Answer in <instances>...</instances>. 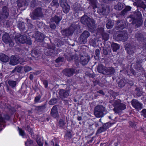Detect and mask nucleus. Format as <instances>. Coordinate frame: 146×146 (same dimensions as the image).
I'll use <instances>...</instances> for the list:
<instances>
[{
	"label": "nucleus",
	"instance_id": "f257e3e1",
	"mask_svg": "<svg viewBox=\"0 0 146 146\" xmlns=\"http://www.w3.org/2000/svg\"><path fill=\"white\" fill-rule=\"evenodd\" d=\"M98 70L99 73L107 75L112 74L115 72L113 68H106L102 65H100L98 66Z\"/></svg>",
	"mask_w": 146,
	"mask_h": 146
},
{
	"label": "nucleus",
	"instance_id": "f03ea898",
	"mask_svg": "<svg viewBox=\"0 0 146 146\" xmlns=\"http://www.w3.org/2000/svg\"><path fill=\"white\" fill-rule=\"evenodd\" d=\"M133 16L135 19L133 21L135 22L137 27L140 26L143 23L142 20V15L141 12L139 11H136L134 13Z\"/></svg>",
	"mask_w": 146,
	"mask_h": 146
},
{
	"label": "nucleus",
	"instance_id": "7ed1b4c3",
	"mask_svg": "<svg viewBox=\"0 0 146 146\" xmlns=\"http://www.w3.org/2000/svg\"><path fill=\"white\" fill-rule=\"evenodd\" d=\"M81 21L82 23L84 25H86L89 28L92 27L94 25V20L86 15H84L81 18Z\"/></svg>",
	"mask_w": 146,
	"mask_h": 146
},
{
	"label": "nucleus",
	"instance_id": "20e7f679",
	"mask_svg": "<svg viewBox=\"0 0 146 146\" xmlns=\"http://www.w3.org/2000/svg\"><path fill=\"white\" fill-rule=\"evenodd\" d=\"M120 100H118L115 101L113 104L114 108L113 110L115 112H118L119 110H123L126 108L125 105L121 103Z\"/></svg>",
	"mask_w": 146,
	"mask_h": 146
},
{
	"label": "nucleus",
	"instance_id": "39448f33",
	"mask_svg": "<svg viewBox=\"0 0 146 146\" xmlns=\"http://www.w3.org/2000/svg\"><path fill=\"white\" fill-rule=\"evenodd\" d=\"M105 110L104 108L102 106H97L95 109L94 114L97 117H103L104 113L103 112Z\"/></svg>",
	"mask_w": 146,
	"mask_h": 146
},
{
	"label": "nucleus",
	"instance_id": "423d86ee",
	"mask_svg": "<svg viewBox=\"0 0 146 146\" xmlns=\"http://www.w3.org/2000/svg\"><path fill=\"white\" fill-rule=\"evenodd\" d=\"M2 40L5 44H9L10 47H12L13 46V39L10 37L8 34L6 33L4 34L3 36Z\"/></svg>",
	"mask_w": 146,
	"mask_h": 146
},
{
	"label": "nucleus",
	"instance_id": "0eeeda50",
	"mask_svg": "<svg viewBox=\"0 0 146 146\" xmlns=\"http://www.w3.org/2000/svg\"><path fill=\"white\" fill-rule=\"evenodd\" d=\"M18 40L20 42L23 44L26 43L31 45L32 43L30 37H27L26 35L21 36L18 38Z\"/></svg>",
	"mask_w": 146,
	"mask_h": 146
},
{
	"label": "nucleus",
	"instance_id": "6e6552de",
	"mask_svg": "<svg viewBox=\"0 0 146 146\" xmlns=\"http://www.w3.org/2000/svg\"><path fill=\"white\" fill-rule=\"evenodd\" d=\"M21 59L19 58L17 55L12 56L11 57L10 60L9 64H10L15 65L20 63H21Z\"/></svg>",
	"mask_w": 146,
	"mask_h": 146
},
{
	"label": "nucleus",
	"instance_id": "1a4fd4ad",
	"mask_svg": "<svg viewBox=\"0 0 146 146\" xmlns=\"http://www.w3.org/2000/svg\"><path fill=\"white\" fill-rule=\"evenodd\" d=\"M9 10L7 7L5 6H4L2 9L0 17L1 19H6L9 16Z\"/></svg>",
	"mask_w": 146,
	"mask_h": 146
},
{
	"label": "nucleus",
	"instance_id": "9d476101",
	"mask_svg": "<svg viewBox=\"0 0 146 146\" xmlns=\"http://www.w3.org/2000/svg\"><path fill=\"white\" fill-rule=\"evenodd\" d=\"M66 0H61V5L62 7L63 11L65 13L68 12L70 8V6L66 3Z\"/></svg>",
	"mask_w": 146,
	"mask_h": 146
},
{
	"label": "nucleus",
	"instance_id": "9b49d317",
	"mask_svg": "<svg viewBox=\"0 0 146 146\" xmlns=\"http://www.w3.org/2000/svg\"><path fill=\"white\" fill-rule=\"evenodd\" d=\"M90 34L87 31H85L81 35L80 38L82 39V41L83 43H85L87 42V38L89 37Z\"/></svg>",
	"mask_w": 146,
	"mask_h": 146
},
{
	"label": "nucleus",
	"instance_id": "f8f14e48",
	"mask_svg": "<svg viewBox=\"0 0 146 146\" xmlns=\"http://www.w3.org/2000/svg\"><path fill=\"white\" fill-rule=\"evenodd\" d=\"M131 103L133 107L136 109H141L142 108L141 104L136 100H133Z\"/></svg>",
	"mask_w": 146,
	"mask_h": 146
},
{
	"label": "nucleus",
	"instance_id": "ddd939ff",
	"mask_svg": "<svg viewBox=\"0 0 146 146\" xmlns=\"http://www.w3.org/2000/svg\"><path fill=\"white\" fill-rule=\"evenodd\" d=\"M69 94L68 91L62 89H60L59 92V94L60 97L62 98L68 97Z\"/></svg>",
	"mask_w": 146,
	"mask_h": 146
},
{
	"label": "nucleus",
	"instance_id": "4468645a",
	"mask_svg": "<svg viewBox=\"0 0 146 146\" xmlns=\"http://www.w3.org/2000/svg\"><path fill=\"white\" fill-rule=\"evenodd\" d=\"M51 113L52 116L54 118H56L58 116V113L57 110V107L54 106L52 108Z\"/></svg>",
	"mask_w": 146,
	"mask_h": 146
},
{
	"label": "nucleus",
	"instance_id": "2eb2a0df",
	"mask_svg": "<svg viewBox=\"0 0 146 146\" xmlns=\"http://www.w3.org/2000/svg\"><path fill=\"white\" fill-rule=\"evenodd\" d=\"M66 75L68 76H72L74 73H78L77 70H74L73 69H66Z\"/></svg>",
	"mask_w": 146,
	"mask_h": 146
},
{
	"label": "nucleus",
	"instance_id": "dca6fc26",
	"mask_svg": "<svg viewBox=\"0 0 146 146\" xmlns=\"http://www.w3.org/2000/svg\"><path fill=\"white\" fill-rule=\"evenodd\" d=\"M89 61V58L88 56H81L80 57V62L83 65H85L87 64Z\"/></svg>",
	"mask_w": 146,
	"mask_h": 146
},
{
	"label": "nucleus",
	"instance_id": "f3484780",
	"mask_svg": "<svg viewBox=\"0 0 146 146\" xmlns=\"http://www.w3.org/2000/svg\"><path fill=\"white\" fill-rule=\"evenodd\" d=\"M9 57L5 54H3L0 56V59L3 62H7L8 61Z\"/></svg>",
	"mask_w": 146,
	"mask_h": 146
},
{
	"label": "nucleus",
	"instance_id": "a211bd4d",
	"mask_svg": "<svg viewBox=\"0 0 146 146\" xmlns=\"http://www.w3.org/2000/svg\"><path fill=\"white\" fill-rule=\"evenodd\" d=\"M17 6L19 7H21L23 5H25L26 3V0H17Z\"/></svg>",
	"mask_w": 146,
	"mask_h": 146
},
{
	"label": "nucleus",
	"instance_id": "6ab92c4d",
	"mask_svg": "<svg viewBox=\"0 0 146 146\" xmlns=\"http://www.w3.org/2000/svg\"><path fill=\"white\" fill-rule=\"evenodd\" d=\"M17 26L20 31L24 30L25 29V24L23 22L19 21Z\"/></svg>",
	"mask_w": 146,
	"mask_h": 146
},
{
	"label": "nucleus",
	"instance_id": "aec40b11",
	"mask_svg": "<svg viewBox=\"0 0 146 146\" xmlns=\"http://www.w3.org/2000/svg\"><path fill=\"white\" fill-rule=\"evenodd\" d=\"M62 18L59 17L58 16H56L52 18L51 19L52 22H54L57 24L61 20Z\"/></svg>",
	"mask_w": 146,
	"mask_h": 146
},
{
	"label": "nucleus",
	"instance_id": "412c9836",
	"mask_svg": "<svg viewBox=\"0 0 146 146\" xmlns=\"http://www.w3.org/2000/svg\"><path fill=\"white\" fill-rule=\"evenodd\" d=\"M44 38V36L43 34L40 32H37V39L39 41H42Z\"/></svg>",
	"mask_w": 146,
	"mask_h": 146
},
{
	"label": "nucleus",
	"instance_id": "4be33fe9",
	"mask_svg": "<svg viewBox=\"0 0 146 146\" xmlns=\"http://www.w3.org/2000/svg\"><path fill=\"white\" fill-rule=\"evenodd\" d=\"M8 83L9 85L12 88L15 87L17 85V82L16 81L9 80L8 81Z\"/></svg>",
	"mask_w": 146,
	"mask_h": 146
},
{
	"label": "nucleus",
	"instance_id": "5701e85b",
	"mask_svg": "<svg viewBox=\"0 0 146 146\" xmlns=\"http://www.w3.org/2000/svg\"><path fill=\"white\" fill-rule=\"evenodd\" d=\"M5 123L4 119L2 117L1 115H0V131L2 129V127L3 125V127H5V125H4V123Z\"/></svg>",
	"mask_w": 146,
	"mask_h": 146
},
{
	"label": "nucleus",
	"instance_id": "b1692460",
	"mask_svg": "<svg viewBox=\"0 0 146 146\" xmlns=\"http://www.w3.org/2000/svg\"><path fill=\"white\" fill-rule=\"evenodd\" d=\"M113 50L114 52H116L119 48V46L116 43H114L112 45Z\"/></svg>",
	"mask_w": 146,
	"mask_h": 146
},
{
	"label": "nucleus",
	"instance_id": "393cba45",
	"mask_svg": "<svg viewBox=\"0 0 146 146\" xmlns=\"http://www.w3.org/2000/svg\"><path fill=\"white\" fill-rule=\"evenodd\" d=\"M31 17L33 19H36V9H35L32 13H31Z\"/></svg>",
	"mask_w": 146,
	"mask_h": 146
},
{
	"label": "nucleus",
	"instance_id": "a878e982",
	"mask_svg": "<svg viewBox=\"0 0 146 146\" xmlns=\"http://www.w3.org/2000/svg\"><path fill=\"white\" fill-rule=\"evenodd\" d=\"M123 8L122 5L120 3H118L115 7V8L117 10H120Z\"/></svg>",
	"mask_w": 146,
	"mask_h": 146
},
{
	"label": "nucleus",
	"instance_id": "bb28decb",
	"mask_svg": "<svg viewBox=\"0 0 146 146\" xmlns=\"http://www.w3.org/2000/svg\"><path fill=\"white\" fill-rule=\"evenodd\" d=\"M61 33L63 35H65L66 36L71 35L72 33L71 32H70L68 30L66 29L61 31Z\"/></svg>",
	"mask_w": 146,
	"mask_h": 146
},
{
	"label": "nucleus",
	"instance_id": "cd10ccee",
	"mask_svg": "<svg viewBox=\"0 0 146 146\" xmlns=\"http://www.w3.org/2000/svg\"><path fill=\"white\" fill-rule=\"evenodd\" d=\"M59 142L58 140L56 138H55L53 139L51 142V144L54 145V143H55V146H59L58 145V143Z\"/></svg>",
	"mask_w": 146,
	"mask_h": 146
},
{
	"label": "nucleus",
	"instance_id": "c85d7f7f",
	"mask_svg": "<svg viewBox=\"0 0 146 146\" xmlns=\"http://www.w3.org/2000/svg\"><path fill=\"white\" fill-rule=\"evenodd\" d=\"M113 23L112 21H110L107 23L106 26L108 29H110L113 27Z\"/></svg>",
	"mask_w": 146,
	"mask_h": 146
},
{
	"label": "nucleus",
	"instance_id": "c756f323",
	"mask_svg": "<svg viewBox=\"0 0 146 146\" xmlns=\"http://www.w3.org/2000/svg\"><path fill=\"white\" fill-rule=\"evenodd\" d=\"M52 6H54L57 7L59 5V3H58V0H53L51 3Z\"/></svg>",
	"mask_w": 146,
	"mask_h": 146
},
{
	"label": "nucleus",
	"instance_id": "7c9ffc66",
	"mask_svg": "<svg viewBox=\"0 0 146 146\" xmlns=\"http://www.w3.org/2000/svg\"><path fill=\"white\" fill-rule=\"evenodd\" d=\"M125 83L123 80H121L119 83L118 86L120 87H122L125 85Z\"/></svg>",
	"mask_w": 146,
	"mask_h": 146
},
{
	"label": "nucleus",
	"instance_id": "2f4dec72",
	"mask_svg": "<svg viewBox=\"0 0 146 146\" xmlns=\"http://www.w3.org/2000/svg\"><path fill=\"white\" fill-rule=\"evenodd\" d=\"M125 49L127 51L128 53L130 54H132L134 53V52L133 50H131V48H128L125 46Z\"/></svg>",
	"mask_w": 146,
	"mask_h": 146
},
{
	"label": "nucleus",
	"instance_id": "473e14b6",
	"mask_svg": "<svg viewBox=\"0 0 146 146\" xmlns=\"http://www.w3.org/2000/svg\"><path fill=\"white\" fill-rule=\"evenodd\" d=\"M56 99H52L49 101V104L50 105H53L56 103Z\"/></svg>",
	"mask_w": 146,
	"mask_h": 146
},
{
	"label": "nucleus",
	"instance_id": "72a5a7b5",
	"mask_svg": "<svg viewBox=\"0 0 146 146\" xmlns=\"http://www.w3.org/2000/svg\"><path fill=\"white\" fill-rule=\"evenodd\" d=\"M41 9L40 8H37V17H42V12L40 11Z\"/></svg>",
	"mask_w": 146,
	"mask_h": 146
},
{
	"label": "nucleus",
	"instance_id": "f704fd0d",
	"mask_svg": "<svg viewBox=\"0 0 146 146\" xmlns=\"http://www.w3.org/2000/svg\"><path fill=\"white\" fill-rule=\"evenodd\" d=\"M22 68V66H17L15 68L16 71L18 73L21 72Z\"/></svg>",
	"mask_w": 146,
	"mask_h": 146
},
{
	"label": "nucleus",
	"instance_id": "c9c22d12",
	"mask_svg": "<svg viewBox=\"0 0 146 146\" xmlns=\"http://www.w3.org/2000/svg\"><path fill=\"white\" fill-rule=\"evenodd\" d=\"M31 68L29 66H26L25 67V72H28L31 70Z\"/></svg>",
	"mask_w": 146,
	"mask_h": 146
},
{
	"label": "nucleus",
	"instance_id": "e433bc0d",
	"mask_svg": "<svg viewBox=\"0 0 146 146\" xmlns=\"http://www.w3.org/2000/svg\"><path fill=\"white\" fill-rule=\"evenodd\" d=\"M37 143H38V145L39 146H43L42 138H40L39 140H38V141H37Z\"/></svg>",
	"mask_w": 146,
	"mask_h": 146
},
{
	"label": "nucleus",
	"instance_id": "4c0bfd02",
	"mask_svg": "<svg viewBox=\"0 0 146 146\" xmlns=\"http://www.w3.org/2000/svg\"><path fill=\"white\" fill-rule=\"evenodd\" d=\"M18 128L20 134L22 136L24 135L25 134L24 131L22 130L21 129H20L19 127H18Z\"/></svg>",
	"mask_w": 146,
	"mask_h": 146
},
{
	"label": "nucleus",
	"instance_id": "58836bf2",
	"mask_svg": "<svg viewBox=\"0 0 146 146\" xmlns=\"http://www.w3.org/2000/svg\"><path fill=\"white\" fill-rule=\"evenodd\" d=\"M33 143V141L32 140L30 139H28L27 141L25 143L26 145H29Z\"/></svg>",
	"mask_w": 146,
	"mask_h": 146
},
{
	"label": "nucleus",
	"instance_id": "ea45409f",
	"mask_svg": "<svg viewBox=\"0 0 146 146\" xmlns=\"http://www.w3.org/2000/svg\"><path fill=\"white\" fill-rule=\"evenodd\" d=\"M103 38L105 40H107L108 39V35L107 34H104L103 35Z\"/></svg>",
	"mask_w": 146,
	"mask_h": 146
},
{
	"label": "nucleus",
	"instance_id": "a19ab883",
	"mask_svg": "<svg viewBox=\"0 0 146 146\" xmlns=\"http://www.w3.org/2000/svg\"><path fill=\"white\" fill-rule=\"evenodd\" d=\"M63 58L62 57H59L58 59L56 60V62H58L62 61H63Z\"/></svg>",
	"mask_w": 146,
	"mask_h": 146
},
{
	"label": "nucleus",
	"instance_id": "79ce46f5",
	"mask_svg": "<svg viewBox=\"0 0 146 146\" xmlns=\"http://www.w3.org/2000/svg\"><path fill=\"white\" fill-rule=\"evenodd\" d=\"M131 9V7L129 6H128L126 7L123 10V12H124V11H128L130 10Z\"/></svg>",
	"mask_w": 146,
	"mask_h": 146
},
{
	"label": "nucleus",
	"instance_id": "37998d69",
	"mask_svg": "<svg viewBox=\"0 0 146 146\" xmlns=\"http://www.w3.org/2000/svg\"><path fill=\"white\" fill-rule=\"evenodd\" d=\"M26 129L29 132L31 133L32 132V130L29 126H27V127H26Z\"/></svg>",
	"mask_w": 146,
	"mask_h": 146
},
{
	"label": "nucleus",
	"instance_id": "c03bdc74",
	"mask_svg": "<svg viewBox=\"0 0 146 146\" xmlns=\"http://www.w3.org/2000/svg\"><path fill=\"white\" fill-rule=\"evenodd\" d=\"M142 112L144 117H146V109H143L142 111Z\"/></svg>",
	"mask_w": 146,
	"mask_h": 146
},
{
	"label": "nucleus",
	"instance_id": "a18cd8bd",
	"mask_svg": "<svg viewBox=\"0 0 146 146\" xmlns=\"http://www.w3.org/2000/svg\"><path fill=\"white\" fill-rule=\"evenodd\" d=\"M66 136H67L69 137H70L72 136L70 132L69 131H68L66 134Z\"/></svg>",
	"mask_w": 146,
	"mask_h": 146
},
{
	"label": "nucleus",
	"instance_id": "49530a36",
	"mask_svg": "<svg viewBox=\"0 0 146 146\" xmlns=\"http://www.w3.org/2000/svg\"><path fill=\"white\" fill-rule=\"evenodd\" d=\"M34 54L35 56L36 55V52L35 50H34V51H33L31 53V55L35 57V56L33 55Z\"/></svg>",
	"mask_w": 146,
	"mask_h": 146
},
{
	"label": "nucleus",
	"instance_id": "de8ad7c7",
	"mask_svg": "<svg viewBox=\"0 0 146 146\" xmlns=\"http://www.w3.org/2000/svg\"><path fill=\"white\" fill-rule=\"evenodd\" d=\"M110 124V123H106L104 126V127L105 128V127H107L105 129H106L107 128H108L109 127H110V125H109L108 126V125H109Z\"/></svg>",
	"mask_w": 146,
	"mask_h": 146
},
{
	"label": "nucleus",
	"instance_id": "09e8293b",
	"mask_svg": "<svg viewBox=\"0 0 146 146\" xmlns=\"http://www.w3.org/2000/svg\"><path fill=\"white\" fill-rule=\"evenodd\" d=\"M43 84L44 85L45 87L46 88L48 86V82L47 81L45 80L43 82Z\"/></svg>",
	"mask_w": 146,
	"mask_h": 146
},
{
	"label": "nucleus",
	"instance_id": "8fccbe9b",
	"mask_svg": "<svg viewBox=\"0 0 146 146\" xmlns=\"http://www.w3.org/2000/svg\"><path fill=\"white\" fill-rule=\"evenodd\" d=\"M6 23V26L7 27H8L10 26L11 24H10V23L9 21H7Z\"/></svg>",
	"mask_w": 146,
	"mask_h": 146
},
{
	"label": "nucleus",
	"instance_id": "3c124183",
	"mask_svg": "<svg viewBox=\"0 0 146 146\" xmlns=\"http://www.w3.org/2000/svg\"><path fill=\"white\" fill-rule=\"evenodd\" d=\"M50 27L52 29H54L56 27V26L55 24H51Z\"/></svg>",
	"mask_w": 146,
	"mask_h": 146
},
{
	"label": "nucleus",
	"instance_id": "603ef678",
	"mask_svg": "<svg viewBox=\"0 0 146 146\" xmlns=\"http://www.w3.org/2000/svg\"><path fill=\"white\" fill-rule=\"evenodd\" d=\"M9 118L10 117L8 115H6L5 116V119L8 120L9 119Z\"/></svg>",
	"mask_w": 146,
	"mask_h": 146
},
{
	"label": "nucleus",
	"instance_id": "864d4df0",
	"mask_svg": "<svg viewBox=\"0 0 146 146\" xmlns=\"http://www.w3.org/2000/svg\"><path fill=\"white\" fill-rule=\"evenodd\" d=\"M98 93H99L100 94H102L103 95H104V92H103V91H102V90H100L98 92Z\"/></svg>",
	"mask_w": 146,
	"mask_h": 146
},
{
	"label": "nucleus",
	"instance_id": "5fc2aeb1",
	"mask_svg": "<svg viewBox=\"0 0 146 146\" xmlns=\"http://www.w3.org/2000/svg\"><path fill=\"white\" fill-rule=\"evenodd\" d=\"M51 0H45L44 2L46 3H49L50 2Z\"/></svg>",
	"mask_w": 146,
	"mask_h": 146
},
{
	"label": "nucleus",
	"instance_id": "6e6d98bb",
	"mask_svg": "<svg viewBox=\"0 0 146 146\" xmlns=\"http://www.w3.org/2000/svg\"><path fill=\"white\" fill-rule=\"evenodd\" d=\"M96 53L98 55L99 54V50L98 49H97L96 50Z\"/></svg>",
	"mask_w": 146,
	"mask_h": 146
},
{
	"label": "nucleus",
	"instance_id": "4d7b16f0",
	"mask_svg": "<svg viewBox=\"0 0 146 146\" xmlns=\"http://www.w3.org/2000/svg\"><path fill=\"white\" fill-rule=\"evenodd\" d=\"M60 123H62V125H64V121L62 119H61L60 121Z\"/></svg>",
	"mask_w": 146,
	"mask_h": 146
},
{
	"label": "nucleus",
	"instance_id": "13d9d810",
	"mask_svg": "<svg viewBox=\"0 0 146 146\" xmlns=\"http://www.w3.org/2000/svg\"><path fill=\"white\" fill-rule=\"evenodd\" d=\"M29 78L31 80H32L33 78V75L32 74H30Z\"/></svg>",
	"mask_w": 146,
	"mask_h": 146
},
{
	"label": "nucleus",
	"instance_id": "bf43d9fd",
	"mask_svg": "<svg viewBox=\"0 0 146 146\" xmlns=\"http://www.w3.org/2000/svg\"><path fill=\"white\" fill-rule=\"evenodd\" d=\"M103 52L104 54L105 55H106L108 54L107 52L106 51H105V50L104 49L103 50Z\"/></svg>",
	"mask_w": 146,
	"mask_h": 146
},
{
	"label": "nucleus",
	"instance_id": "052dcab7",
	"mask_svg": "<svg viewBox=\"0 0 146 146\" xmlns=\"http://www.w3.org/2000/svg\"><path fill=\"white\" fill-rule=\"evenodd\" d=\"M16 72V70H15V69L11 72V73H15Z\"/></svg>",
	"mask_w": 146,
	"mask_h": 146
},
{
	"label": "nucleus",
	"instance_id": "680f3d73",
	"mask_svg": "<svg viewBox=\"0 0 146 146\" xmlns=\"http://www.w3.org/2000/svg\"><path fill=\"white\" fill-rule=\"evenodd\" d=\"M103 31V28H101L100 29V33H102Z\"/></svg>",
	"mask_w": 146,
	"mask_h": 146
},
{
	"label": "nucleus",
	"instance_id": "e2e57ef3",
	"mask_svg": "<svg viewBox=\"0 0 146 146\" xmlns=\"http://www.w3.org/2000/svg\"><path fill=\"white\" fill-rule=\"evenodd\" d=\"M102 129V128H100V129H99L98 130V133H100L101 132V131H100L101 130V129Z\"/></svg>",
	"mask_w": 146,
	"mask_h": 146
},
{
	"label": "nucleus",
	"instance_id": "0e129e2a",
	"mask_svg": "<svg viewBox=\"0 0 146 146\" xmlns=\"http://www.w3.org/2000/svg\"><path fill=\"white\" fill-rule=\"evenodd\" d=\"M40 98V96H38V97H37V102H38V100H39Z\"/></svg>",
	"mask_w": 146,
	"mask_h": 146
},
{
	"label": "nucleus",
	"instance_id": "69168bd1",
	"mask_svg": "<svg viewBox=\"0 0 146 146\" xmlns=\"http://www.w3.org/2000/svg\"><path fill=\"white\" fill-rule=\"evenodd\" d=\"M42 108H43V107H39L38 108L37 107V109H38V110L41 109Z\"/></svg>",
	"mask_w": 146,
	"mask_h": 146
},
{
	"label": "nucleus",
	"instance_id": "338daca9",
	"mask_svg": "<svg viewBox=\"0 0 146 146\" xmlns=\"http://www.w3.org/2000/svg\"><path fill=\"white\" fill-rule=\"evenodd\" d=\"M145 26L146 27V19L145 20L144 23Z\"/></svg>",
	"mask_w": 146,
	"mask_h": 146
},
{
	"label": "nucleus",
	"instance_id": "774afa93",
	"mask_svg": "<svg viewBox=\"0 0 146 146\" xmlns=\"http://www.w3.org/2000/svg\"><path fill=\"white\" fill-rule=\"evenodd\" d=\"M78 119L79 120H80L81 119V118L80 117H79L78 118Z\"/></svg>",
	"mask_w": 146,
	"mask_h": 146
}]
</instances>
